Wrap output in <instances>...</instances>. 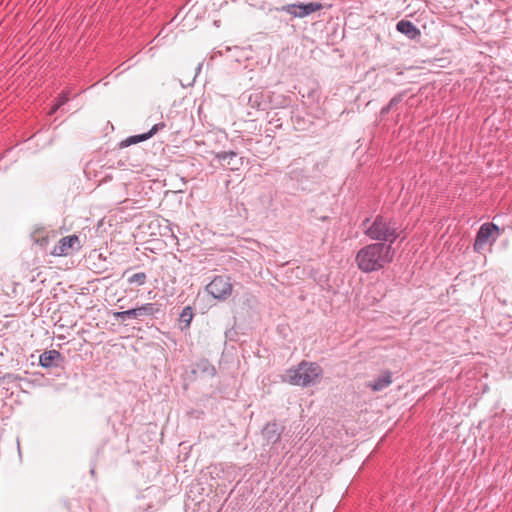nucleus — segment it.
I'll use <instances>...</instances> for the list:
<instances>
[{
    "instance_id": "22",
    "label": "nucleus",
    "mask_w": 512,
    "mask_h": 512,
    "mask_svg": "<svg viewBox=\"0 0 512 512\" xmlns=\"http://www.w3.org/2000/svg\"><path fill=\"white\" fill-rule=\"evenodd\" d=\"M94 162H88V164L85 166L84 168V172L86 175L90 176L91 174V167L90 165L93 164Z\"/></svg>"
},
{
    "instance_id": "12",
    "label": "nucleus",
    "mask_w": 512,
    "mask_h": 512,
    "mask_svg": "<svg viewBox=\"0 0 512 512\" xmlns=\"http://www.w3.org/2000/svg\"><path fill=\"white\" fill-rule=\"evenodd\" d=\"M396 29L410 39H415L420 35L419 29L408 20H401L396 24Z\"/></svg>"
},
{
    "instance_id": "4",
    "label": "nucleus",
    "mask_w": 512,
    "mask_h": 512,
    "mask_svg": "<svg viewBox=\"0 0 512 512\" xmlns=\"http://www.w3.org/2000/svg\"><path fill=\"white\" fill-rule=\"evenodd\" d=\"M502 231L503 230L494 223L482 224L475 238L474 250L479 252L485 245H492L501 236Z\"/></svg>"
},
{
    "instance_id": "10",
    "label": "nucleus",
    "mask_w": 512,
    "mask_h": 512,
    "mask_svg": "<svg viewBox=\"0 0 512 512\" xmlns=\"http://www.w3.org/2000/svg\"><path fill=\"white\" fill-rule=\"evenodd\" d=\"M136 310V320L144 321L147 317H152L158 314L161 309L158 303H145L139 307L135 308Z\"/></svg>"
},
{
    "instance_id": "21",
    "label": "nucleus",
    "mask_w": 512,
    "mask_h": 512,
    "mask_svg": "<svg viewBox=\"0 0 512 512\" xmlns=\"http://www.w3.org/2000/svg\"><path fill=\"white\" fill-rule=\"evenodd\" d=\"M393 110L389 105H386L384 106L381 111H380V114L382 116L386 115L389 111Z\"/></svg>"
},
{
    "instance_id": "23",
    "label": "nucleus",
    "mask_w": 512,
    "mask_h": 512,
    "mask_svg": "<svg viewBox=\"0 0 512 512\" xmlns=\"http://www.w3.org/2000/svg\"><path fill=\"white\" fill-rule=\"evenodd\" d=\"M227 156H230L231 158H233V157L237 156V154L235 152H233V151H230L229 153L224 152L221 155V157H223V158H226ZM218 157H220V155H218Z\"/></svg>"
},
{
    "instance_id": "8",
    "label": "nucleus",
    "mask_w": 512,
    "mask_h": 512,
    "mask_svg": "<svg viewBox=\"0 0 512 512\" xmlns=\"http://www.w3.org/2000/svg\"><path fill=\"white\" fill-rule=\"evenodd\" d=\"M39 363L44 368L59 367L63 363V356L57 350H48L39 356Z\"/></svg>"
},
{
    "instance_id": "5",
    "label": "nucleus",
    "mask_w": 512,
    "mask_h": 512,
    "mask_svg": "<svg viewBox=\"0 0 512 512\" xmlns=\"http://www.w3.org/2000/svg\"><path fill=\"white\" fill-rule=\"evenodd\" d=\"M232 289V283L227 276H216L206 286V291L218 300H226L231 295Z\"/></svg>"
},
{
    "instance_id": "11",
    "label": "nucleus",
    "mask_w": 512,
    "mask_h": 512,
    "mask_svg": "<svg viewBox=\"0 0 512 512\" xmlns=\"http://www.w3.org/2000/svg\"><path fill=\"white\" fill-rule=\"evenodd\" d=\"M392 383V373L385 371L374 381H370L366 384V387L370 388L374 392L382 391Z\"/></svg>"
},
{
    "instance_id": "19",
    "label": "nucleus",
    "mask_w": 512,
    "mask_h": 512,
    "mask_svg": "<svg viewBox=\"0 0 512 512\" xmlns=\"http://www.w3.org/2000/svg\"><path fill=\"white\" fill-rule=\"evenodd\" d=\"M69 101V95L68 93H61L58 97V100H57V104L56 106L54 107L53 109V112L56 111L57 109H59L62 105H64L65 103H67Z\"/></svg>"
},
{
    "instance_id": "3",
    "label": "nucleus",
    "mask_w": 512,
    "mask_h": 512,
    "mask_svg": "<svg viewBox=\"0 0 512 512\" xmlns=\"http://www.w3.org/2000/svg\"><path fill=\"white\" fill-rule=\"evenodd\" d=\"M322 374L320 365L303 360L296 367L286 370L283 381L295 386L309 387L318 383Z\"/></svg>"
},
{
    "instance_id": "7",
    "label": "nucleus",
    "mask_w": 512,
    "mask_h": 512,
    "mask_svg": "<svg viewBox=\"0 0 512 512\" xmlns=\"http://www.w3.org/2000/svg\"><path fill=\"white\" fill-rule=\"evenodd\" d=\"M165 127V124L164 123H158V124H155L148 132L146 133H142V134H139V135H133V136H129L127 137L126 139L122 140L120 143H119V148L122 149V148H126V147H129L131 145H134V144H137V143H140V142H143L149 138H151L153 135H155L160 129L164 128Z\"/></svg>"
},
{
    "instance_id": "2",
    "label": "nucleus",
    "mask_w": 512,
    "mask_h": 512,
    "mask_svg": "<svg viewBox=\"0 0 512 512\" xmlns=\"http://www.w3.org/2000/svg\"><path fill=\"white\" fill-rule=\"evenodd\" d=\"M369 222L370 220L366 218L362 223L365 234L372 240L388 242V245H391L403 231L402 225L393 217L378 215L370 225Z\"/></svg>"
},
{
    "instance_id": "17",
    "label": "nucleus",
    "mask_w": 512,
    "mask_h": 512,
    "mask_svg": "<svg viewBox=\"0 0 512 512\" xmlns=\"http://www.w3.org/2000/svg\"><path fill=\"white\" fill-rule=\"evenodd\" d=\"M136 314V310L133 308L125 311L113 312L112 316L116 321L125 322L128 319H136Z\"/></svg>"
},
{
    "instance_id": "15",
    "label": "nucleus",
    "mask_w": 512,
    "mask_h": 512,
    "mask_svg": "<svg viewBox=\"0 0 512 512\" xmlns=\"http://www.w3.org/2000/svg\"><path fill=\"white\" fill-rule=\"evenodd\" d=\"M129 270L123 273V277L127 276V282L130 285L143 286L147 281V275L144 272H137L128 276Z\"/></svg>"
},
{
    "instance_id": "13",
    "label": "nucleus",
    "mask_w": 512,
    "mask_h": 512,
    "mask_svg": "<svg viewBox=\"0 0 512 512\" xmlns=\"http://www.w3.org/2000/svg\"><path fill=\"white\" fill-rule=\"evenodd\" d=\"M280 10L298 18H304L307 16L304 3L287 4Z\"/></svg>"
},
{
    "instance_id": "18",
    "label": "nucleus",
    "mask_w": 512,
    "mask_h": 512,
    "mask_svg": "<svg viewBox=\"0 0 512 512\" xmlns=\"http://www.w3.org/2000/svg\"><path fill=\"white\" fill-rule=\"evenodd\" d=\"M323 5L320 2H309L305 4V10L307 11V16L321 10Z\"/></svg>"
},
{
    "instance_id": "6",
    "label": "nucleus",
    "mask_w": 512,
    "mask_h": 512,
    "mask_svg": "<svg viewBox=\"0 0 512 512\" xmlns=\"http://www.w3.org/2000/svg\"><path fill=\"white\" fill-rule=\"evenodd\" d=\"M79 238L77 235H69L63 237L59 240V242L54 246L51 254L53 256H67L70 254L72 250L75 249V246H79Z\"/></svg>"
},
{
    "instance_id": "9",
    "label": "nucleus",
    "mask_w": 512,
    "mask_h": 512,
    "mask_svg": "<svg viewBox=\"0 0 512 512\" xmlns=\"http://www.w3.org/2000/svg\"><path fill=\"white\" fill-rule=\"evenodd\" d=\"M283 428L276 422H269L262 430V435L267 443L276 444L280 438Z\"/></svg>"
},
{
    "instance_id": "14",
    "label": "nucleus",
    "mask_w": 512,
    "mask_h": 512,
    "mask_svg": "<svg viewBox=\"0 0 512 512\" xmlns=\"http://www.w3.org/2000/svg\"><path fill=\"white\" fill-rule=\"evenodd\" d=\"M242 100H247V104L254 109H260L262 105L263 95L260 92H252L248 95H242Z\"/></svg>"
},
{
    "instance_id": "16",
    "label": "nucleus",
    "mask_w": 512,
    "mask_h": 512,
    "mask_svg": "<svg viewBox=\"0 0 512 512\" xmlns=\"http://www.w3.org/2000/svg\"><path fill=\"white\" fill-rule=\"evenodd\" d=\"M193 316L194 313L192 307L186 306L185 308H183L182 312L179 315V323L184 324L182 329L188 328L190 326Z\"/></svg>"
},
{
    "instance_id": "20",
    "label": "nucleus",
    "mask_w": 512,
    "mask_h": 512,
    "mask_svg": "<svg viewBox=\"0 0 512 512\" xmlns=\"http://www.w3.org/2000/svg\"><path fill=\"white\" fill-rule=\"evenodd\" d=\"M403 96L404 94L403 93H399L397 95H395L388 103V105L392 108V109H395L398 104H400L403 100Z\"/></svg>"
},
{
    "instance_id": "25",
    "label": "nucleus",
    "mask_w": 512,
    "mask_h": 512,
    "mask_svg": "<svg viewBox=\"0 0 512 512\" xmlns=\"http://www.w3.org/2000/svg\"><path fill=\"white\" fill-rule=\"evenodd\" d=\"M107 176L103 177V179H100V182H103V180H106Z\"/></svg>"
},
{
    "instance_id": "1",
    "label": "nucleus",
    "mask_w": 512,
    "mask_h": 512,
    "mask_svg": "<svg viewBox=\"0 0 512 512\" xmlns=\"http://www.w3.org/2000/svg\"><path fill=\"white\" fill-rule=\"evenodd\" d=\"M393 256L391 245L378 242L361 248L356 254L355 261L362 272L370 273L382 269L393 260Z\"/></svg>"
},
{
    "instance_id": "24",
    "label": "nucleus",
    "mask_w": 512,
    "mask_h": 512,
    "mask_svg": "<svg viewBox=\"0 0 512 512\" xmlns=\"http://www.w3.org/2000/svg\"><path fill=\"white\" fill-rule=\"evenodd\" d=\"M107 176L103 177V179H100V182H103V180H106Z\"/></svg>"
}]
</instances>
